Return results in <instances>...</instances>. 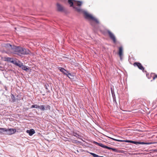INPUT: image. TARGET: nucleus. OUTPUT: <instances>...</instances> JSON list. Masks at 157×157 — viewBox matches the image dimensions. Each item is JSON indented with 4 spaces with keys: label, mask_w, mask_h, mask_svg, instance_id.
I'll list each match as a JSON object with an SVG mask.
<instances>
[{
    "label": "nucleus",
    "mask_w": 157,
    "mask_h": 157,
    "mask_svg": "<svg viewBox=\"0 0 157 157\" xmlns=\"http://www.w3.org/2000/svg\"><path fill=\"white\" fill-rule=\"evenodd\" d=\"M3 46L9 50L7 52V53H14L18 55L20 53V49L18 47L14 46L12 48L11 45L10 44H4Z\"/></svg>",
    "instance_id": "f257e3e1"
},
{
    "label": "nucleus",
    "mask_w": 157,
    "mask_h": 157,
    "mask_svg": "<svg viewBox=\"0 0 157 157\" xmlns=\"http://www.w3.org/2000/svg\"><path fill=\"white\" fill-rule=\"evenodd\" d=\"M68 3L71 7H73L78 12L82 11L80 6L82 5V2L81 1H77L73 3L72 0H68Z\"/></svg>",
    "instance_id": "f03ea898"
},
{
    "label": "nucleus",
    "mask_w": 157,
    "mask_h": 157,
    "mask_svg": "<svg viewBox=\"0 0 157 157\" xmlns=\"http://www.w3.org/2000/svg\"><path fill=\"white\" fill-rule=\"evenodd\" d=\"M93 143L94 144H95L96 145H98V146H99L101 147L105 148V145H104L102 143H98L97 142H96L95 141H94Z\"/></svg>",
    "instance_id": "4468645a"
},
{
    "label": "nucleus",
    "mask_w": 157,
    "mask_h": 157,
    "mask_svg": "<svg viewBox=\"0 0 157 157\" xmlns=\"http://www.w3.org/2000/svg\"><path fill=\"white\" fill-rule=\"evenodd\" d=\"M6 128H0V134L5 132Z\"/></svg>",
    "instance_id": "a211bd4d"
},
{
    "label": "nucleus",
    "mask_w": 157,
    "mask_h": 157,
    "mask_svg": "<svg viewBox=\"0 0 157 157\" xmlns=\"http://www.w3.org/2000/svg\"><path fill=\"white\" fill-rule=\"evenodd\" d=\"M85 15L86 18L90 19L94 21L97 23H99L98 20L97 19L91 15L87 13H85Z\"/></svg>",
    "instance_id": "7ed1b4c3"
},
{
    "label": "nucleus",
    "mask_w": 157,
    "mask_h": 157,
    "mask_svg": "<svg viewBox=\"0 0 157 157\" xmlns=\"http://www.w3.org/2000/svg\"><path fill=\"white\" fill-rule=\"evenodd\" d=\"M50 107V106L48 105H42L39 106V109L43 111L45 110H49Z\"/></svg>",
    "instance_id": "39448f33"
},
{
    "label": "nucleus",
    "mask_w": 157,
    "mask_h": 157,
    "mask_svg": "<svg viewBox=\"0 0 157 157\" xmlns=\"http://www.w3.org/2000/svg\"><path fill=\"white\" fill-rule=\"evenodd\" d=\"M20 53L23 54H26L28 53V52L25 48H20Z\"/></svg>",
    "instance_id": "9b49d317"
},
{
    "label": "nucleus",
    "mask_w": 157,
    "mask_h": 157,
    "mask_svg": "<svg viewBox=\"0 0 157 157\" xmlns=\"http://www.w3.org/2000/svg\"><path fill=\"white\" fill-rule=\"evenodd\" d=\"M108 33L110 38L112 39L113 42L115 43L116 42V39L114 35L110 31H108Z\"/></svg>",
    "instance_id": "6e6552de"
},
{
    "label": "nucleus",
    "mask_w": 157,
    "mask_h": 157,
    "mask_svg": "<svg viewBox=\"0 0 157 157\" xmlns=\"http://www.w3.org/2000/svg\"><path fill=\"white\" fill-rule=\"evenodd\" d=\"M123 49L122 47H120L119 48L118 54L120 56L121 59H122V57L123 55Z\"/></svg>",
    "instance_id": "1a4fd4ad"
},
{
    "label": "nucleus",
    "mask_w": 157,
    "mask_h": 157,
    "mask_svg": "<svg viewBox=\"0 0 157 157\" xmlns=\"http://www.w3.org/2000/svg\"><path fill=\"white\" fill-rule=\"evenodd\" d=\"M109 138L116 141H117L119 142H131L132 143L135 144H137V143H139L140 144V143L138 142H136V141H130V140H118L117 139H116L111 137H109Z\"/></svg>",
    "instance_id": "423d86ee"
},
{
    "label": "nucleus",
    "mask_w": 157,
    "mask_h": 157,
    "mask_svg": "<svg viewBox=\"0 0 157 157\" xmlns=\"http://www.w3.org/2000/svg\"><path fill=\"white\" fill-rule=\"evenodd\" d=\"M6 60L7 61H10L14 63V61L13 60V59L7 57L6 58Z\"/></svg>",
    "instance_id": "f3484780"
},
{
    "label": "nucleus",
    "mask_w": 157,
    "mask_h": 157,
    "mask_svg": "<svg viewBox=\"0 0 157 157\" xmlns=\"http://www.w3.org/2000/svg\"><path fill=\"white\" fill-rule=\"evenodd\" d=\"M39 105H33L31 106V108H39Z\"/></svg>",
    "instance_id": "6ab92c4d"
},
{
    "label": "nucleus",
    "mask_w": 157,
    "mask_h": 157,
    "mask_svg": "<svg viewBox=\"0 0 157 157\" xmlns=\"http://www.w3.org/2000/svg\"><path fill=\"white\" fill-rule=\"evenodd\" d=\"M90 153L93 155L94 157H99V156L97 155H96L94 153L90 152Z\"/></svg>",
    "instance_id": "aec40b11"
},
{
    "label": "nucleus",
    "mask_w": 157,
    "mask_h": 157,
    "mask_svg": "<svg viewBox=\"0 0 157 157\" xmlns=\"http://www.w3.org/2000/svg\"><path fill=\"white\" fill-rule=\"evenodd\" d=\"M57 6L58 10L59 11H62L63 10V7L60 5L58 3L57 4Z\"/></svg>",
    "instance_id": "f8f14e48"
},
{
    "label": "nucleus",
    "mask_w": 157,
    "mask_h": 157,
    "mask_svg": "<svg viewBox=\"0 0 157 157\" xmlns=\"http://www.w3.org/2000/svg\"><path fill=\"white\" fill-rule=\"evenodd\" d=\"M20 68H21L23 70L26 71L29 70V68H28L27 67L24 66L23 63L20 64Z\"/></svg>",
    "instance_id": "2eb2a0df"
},
{
    "label": "nucleus",
    "mask_w": 157,
    "mask_h": 157,
    "mask_svg": "<svg viewBox=\"0 0 157 157\" xmlns=\"http://www.w3.org/2000/svg\"><path fill=\"white\" fill-rule=\"evenodd\" d=\"M133 65L135 67L137 66L140 69L143 71L144 70V68L141 63L138 62H135Z\"/></svg>",
    "instance_id": "0eeeda50"
},
{
    "label": "nucleus",
    "mask_w": 157,
    "mask_h": 157,
    "mask_svg": "<svg viewBox=\"0 0 157 157\" xmlns=\"http://www.w3.org/2000/svg\"><path fill=\"white\" fill-rule=\"evenodd\" d=\"M68 75H71V74L70 73H69Z\"/></svg>",
    "instance_id": "4be33fe9"
},
{
    "label": "nucleus",
    "mask_w": 157,
    "mask_h": 157,
    "mask_svg": "<svg viewBox=\"0 0 157 157\" xmlns=\"http://www.w3.org/2000/svg\"><path fill=\"white\" fill-rule=\"evenodd\" d=\"M16 130L15 129L10 128V129H6V128L5 134L8 135H11L14 134L16 132Z\"/></svg>",
    "instance_id": "20e7f679"
},
{
    "label": "nucleus",
    "mask_w": 157,
    "mask_h": 157,
    "mask_svg": "<svg viewBox=\"0 0 157 157\" xmlns=\"http://www.w3.org/2000/svg\"><path fill=\"white\" fill-rule=\"evenodd\" d=\"M26 132L29 134V135L32 136L35 133V130L33 129H31L30 130H27Z\"/></svg>",
    "instance_id": "9d476101"
},
{
    "label": "nucleus",
    "mask_w": 157,
    "mask_h": 157,
    "mask_svg": "<svg viewBox=\"0 0 157 157\" xmlns=\"http://www.w3.org/2000/svg\"><path fill=\"white\" fill-rule=\"evenodd\" d=\"M105 148H106L109 150L111 149L112 151H114L115 152H117V150L116 148H111L109 147H108L107 146H105Z\"/></svg>",
    "instance_id": "dca6fc26"
},
{
    "label": "nucleus",
    "mask_w": 157,
    "mask_h": 157,
    "mask_svg": "<svg viewBox=\"0 0 157 157\" xmlns=\"http://www.w3.org/2000/svg\"><path fill=\"white\" fill-rule=\"evenodd\" d=\"M156 78H157V75H155L154 77H153V80L155 79Z\"/></svg>",
    "instance_id": "412c9836"
},
{
    "label": "nucleus",
    "mask_w": 157,
    "mask_h": 157,
    "mask_svg": "<svg viewBox=\"0 0 157 157\" xmlns=\"http://www.w3.org/2000/svg\"><path fill=\"white\" fill-rule=\"evenodd\" d=\"M59 70L60 71L62 72L65 75H67V73H66L67 71L63 68L59 67Z\"/></svg>",
    "instance_id": "ddd939ff"
}]
</instances>
